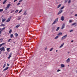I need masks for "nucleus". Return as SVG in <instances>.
Here are the masks:
<instances>
[{
	"label": "nucleus",
	"instance_id": "nucleus-56",
	"mask_svg": "<svg viewBox=\"0 0 77 77\" xmlns=\"http://www.w3.org/2000/svg\"><path fill=\"white\" fill-rule=\"evenodd\" d=\"M69 52H68V53H67V54H69Z\"/></svg>",
	"mask_w": 77,
	"mask_h": 77
},
{
	"label": "nucleus",
	"instance_id": "nucleus-40",
	"mask_svg": "<svg viewBox=\"0 0 77 77\" xmlns=\"http://www.w3.org/2000/svg\"><path fill=\"white\" fill-rule=\"evenodd\" d=\"M6 66V64H5L3 66V68H4Z\"/></svg>",
	"mask_w": 77,
	"mask_h": 77
},
{
	"label": "nucleus",
	"instance_id": "nucleus-2",
	"mask_svg": "<svg viewBox=\"0 0 77 77\" xmlns=\"http://www.w3.org/2000/svg\"><path fill=\"white\" fill-rule=\"evenodd\" d=\"M67 36H68V35L66 34V35L62 37V38H61V40H63V39H65V38H66L67 37Z\"/></svg>",
	"mask_w": 77,
	"mask_h": 77
},
{
	"label": "nucleus",
	"instance_id": "nucleus-14",
	"mask_svg": "<svg viewBox=\"0 0 77 77\" xmlns=\"http://www.w3.org/2000/svg\"><path fill=\"white\" fill-rule=\"evenodd\" d=\"M11 56H12V53H11L10 54L9 56V57H8V59H9V58H10V57H11Z\"/></svg>",
	"mask_w": 77,
	"mask_h": 77
},
{
	"label": "nucleus",
	"instance_id": "nucleus-13",
	"mask_svg": "<svg viewBox=\"0 0 77 77\" xmlns=\"http://www.w3.org/2000/svg\"><path fill=\"white\" fill-rule=\"evenodd\" d=\"M10 20H11V18H9L6 21V22H9V21H10Z\"/></svg>",
	"mask_w": 77,
	"mask_h": 77
},
{
	"label": "nucleus",
	"instance_id": "nucleus-4",
	"mask_svg": "<svg viewBox=\"0 0 77 77\" xmlns=\"http://www.w3.org/2000/svg\"><path fill=\"white\" fill-rule=\"evenodd\" d=\"M65 23H63L62 26L61 27V29H63V28L65 27Z\"/></svg>",
	"mask_w": 77,
	"mask_h": 77
},
{
	"label": "nucleus",
	"instance_id": "nucleus-52",
	"mask_svg": "<svg viewBox=\"0 0 77 77\" xmlns=\"http://www.w3.org/2000/svg\"><path fill=\"white\" fill-rule=\"evenodd\" d=\"M71 42H74V41H73V40H72V41H71Z\"/></svg>",
	"mask_w": 77,
	"mask_h": 77
},
{
	"label": "nucleus",
	"instance_id": "nucleus-19",
	"mask_svg": "<svg viewBox=\"0 0 77 77\" xmlns=\"http://www.w3.org/2000/svg\"><path fill=\"white\" fill-rule=\"evenodd\" d=\"M21 17H20L18 18L17 20H21Z\"/></svg>",
	"mask_w": 77,
	"mask_h": 77
},
{
	"label": "nucleus",
	"instance_id": "nucleus-25",
	"mask_svg": "<svg viewBox=\"0 0 77 77\" xmlns=\"http://www.w3.org/2000/svg\"><path fill=\"white\" fill-rule=\"evenodd\" d=\"M14 10H12L11 11V13H12V12H14Z\"/></svg>",
	"mask_w": 77,
	"mask_h": 77
},
{
	"label": "nucleus",
	"instance_id": "nucleus-28",
	"mask_svg": "<svg viewBox=\"0 0 77 77\" xmlns=\"http://www.w3.org/2000/svg\"><path fill=\"white\" fill-rule=\"evenodd\" d=\"M13 34H11V38H12L13 37Z\"/></svg>",
	"mask_w": 77,
	"mask_h": 77
},
{
	"label": "nucleus",
	"instance_id": "nucleus-8",
	"mask_svg": "<svg viewBox=\"0 0 77 77\" xmlns=\"http://www.w3.org/2000/svg\"><path fill=\"white\" fill-rule=\"evenodd\" d=\"M64 20V17H63V16H62L61 17V20H62V21H63Z\"/></svg>",
	"mask_w": 77,
	"mask_h": 77
},
{
	"label": "nucleus",
	"instance_id": "nucleus-7",
	"mask_svg": "<svg viewBox=\"0 0 77 77\" xmlns=\"http://www.w3.org/2000/svg\"><path fill=\"white\" fill-rule=\"evenodd\" d=\"M70 62V59L68 58V59L66 60L67 63H69Z\"/></svg>",
	"mask_w": 77,
	"mask_h": 77
},
{
	"label": "nucleus",
	"instance_id": "nucleus-54",
	"mask_svg": "<svg viewBox=\"0 0 77 77\" xmlns=\"http://www.w3.org/2000/svg\"><path fill=\"white\" fill-rule=\"evenodd\" d=\"M0 30H1V31H2V29L0 28Z\"/></svg>",
	"mask_w": 77,
	"mask_h": 77
},
{
	"label": "nucleus",
	"instance_id": "nucleus-35",
	"mask_svg": "<svg viewBox=\"0 0 77 77\" xmlns=\"http://www.w3.org/2000/svg\"><path fill=\"white\" fill-rule=\"evenodd\" d=\"M71 0H69L68 2V3H71Z\"/></svg>",
	"mask_w": 77,
	"mask_h": 77
},
{
	"label": "nucleus",
	"instance_id": "nucleus-62",
	"mask_svg": "<svg viewBox=\"0 0 77 77\" xmlns=\"http://www.w3.org/2000/svg\"><path fill=\"white\" fill-rule=\"evenodd\" d=\"M76 73H77V70L76 71Z\"/></svg>",
	"mask_w": 77,
	"mask_h": 77
},
{
	"label": "nucleus",
	"instance_id": "nucleus-17",
	"mask_svg": "<svg viewBox=\"0 0 77 77\" xmlns=\"http://www.w3.org/2000/svg\"><path fill=\"white\" fill-rule=\"evenodd\" d=\"M24 15H27V13H26V11H25L23 14Z\"/></svg>",
	"mask_w": 77,
	"mask_h": 77
},
{
	"label": "nucleus",
	"instance_id": "nucleus-6",
	"mask_svg": "<svg viewBox=\"0 0 77 77\" xmlns=\"http://www.w3.org/2000/svg\"><path fill=\"white\" fill-rule=\"evenodd\" d=\"M56 26H53L52 28V29L53 30H53H55V29H56Z\"/></svg>",
	"mask_w": 77,
	"mask_h": 77
},
{
	"label": "nucleus",
	"instance_id": "nucleus-44",
	"mask_svg": "<svg viewBox=\"0 0 77 77\" xmlns=\"http://www.w3.org/2000/svg\"><path fill=\"white\" fill-rule=\"evenodd\" d=\"M59 71H60V70L58 69L57 70V72H59Z\"/></svg>",
	"mask_w": 77,
	"mask_h": 77
},
{
	"label": "nucleus",
	"instance_id": "nucleus-58",
	"mask_svg": "<svg viewBox=\"0 0 77 77\" xmlns=\"http://www.w3.org/2000/svg\"><path fill=\"white\" fill-rule=\"evenodd\" d=\"M1 53H2V52L0 51V54H1Z\"/></svg>",
	"mask_w": 77,
	"mask_h": 77
},
{
	"label": "nucleus",
	"instance_id": "nucleus-24",
	"mask_svg": "<svg viewBox=\"0 0 77 77\" xmlns=\"http://www.w3.org/2000/svg\"><path fill=\"white\" fill-rule=\"evenodd\" d=\"M59 38V36H56L55 38L54 39H57L58 38Z\"/></svg>",
	"mask_w": 77,
	"mask_h": 77
},
{
	"label": "nucleus",
	"instance_id": "nucleus-46",
	"mask_svg": "<svg viewBox=\"0 0 77 77\" xmlns=\"http://www.w3.org/2000/svg\"><path fill=\"white\" fill-rule=\"evenodd\" d=\"M20 3H17V5H20Z\"/></svg>",
	"mask_w": 77,
	"mask_h": 77
},
{
	"label": "nucleus",
	"instance_id": "nucleus-59",
	"mask_svg": "<svg viewBox=\"0 0 77 77\" xmlns=\"http://www.w3.org/2000/svg\"><path fill=\"white\" fill-rule=\"evenodd\" d=\"M3 29H5V27H4V28H3Z\"/></svg>",
	"mask_w": 77,
	"mask_h": 77
},
{
	"label": "nucleus",
	"instance_id": "nucleus-5",
	"mask_svg": "<svg viewBox=\"0 0 77 77\" xmlns=\"http://www.w3.org/2000/svg\"><path fill=\"white\" fill-rule=\"evenodd\" d=\"M0 49L2 50L3 51H5V47H4L1 48Z\"/></svg>",
	"mask_w": 77,
	"mask_h": 77
},
{
	"label": "nucleus",
	"instance_id": "nucleus-29",
	"mask_svg": "<svg viewBox=\"0 0 77 77\" xmlns=\"http://www.w3.org/2000/svg\"><path fill=\"white\" fill-rule=\"evenodd\" d=\"M72 20H69V23H72Z\"/></svg>",
	"mask_w": 77,
	"mask_h": 77
},
{
	"label": "nucleus",
	"instance_id": "nucleus-43",
	"mask_svg": "<svg viewBox=\"0 0 77 77\" xmlns=\"http://www.w3.org/2000/svg\"><path fill=\"white\" fill-rule=\"evenodd\" d=\"M5 44V43H3L1 44V45H2H2H4Z\"/></svg>",
	"mask_w": 77,
	"mask_h": 77
},
{
	"label": "nucleus",
	"instance_id": "nucleus-51",
	"mask_svg": "<svg viewBox=\"0 0 77 77\" xmlns=\"http://www.w3.org/2000/svg\"><path fill=\"white\" fill-rule=\"evenodd\" d=\"M47 48H46L45 49V50H47Z\"/></svg>",
	"mask_w": 77,
	"mask_h": 77
},
{
	"label": "nucleus",
	"instance_id": "nucleus-50",
	"mask_svg": "<svg viewBox=\"0 0 77 77\" xmlns=\"http://www.w3.org/2000/svg\"><path fill=\"white\" fill-rule=\"evenodd\" d=\"M2 31H3L4 29H3V28H2Z\"/></svg>",
	"mask_w": 77,
	"mask_h": 77
},
{
	"label": "nucleus",
	"instance_id": "nucleus-48",
	"mask_svg": "<svg viewBox=\"0 0 77 77\" xmlns=\"http://www.w3.org/2000/svg\"><path fill=\"white\" fill-rule=\"evenodd\" d=\"M75 17H77V14H75Z\"/></svg>",
	"mask_w": 77,
	"mask_h": 77
},
{
	"label": "nucleus",
	"instance_id": "nucleus-31",
	"mask_svg": "<svg viewBox=\"0 0 77 77\" xmlns=\"http://www.w3.org/2000/svg\"><path fill=\"white\" fill-rule=\"evenodd\" d=\"M64 6H63L62 7H61V8L60 9L61 10L62 9H63V8H64Z\"/></svg>",
	"mask_w": 77,
	"mask_h": 77
},
{
	"label": "nucleus",
	"instance_id": "nucleus-10",
	"mask_svg": "<svg viewBox=\"0 0 77 77\" xmlns=\"http://www.w3.org/2000/svg\"><path fill=\"white\" fill-rule=\"evenodd\" d=\"M62 35V32L59 33L57 35V36H60V35Z\"/></svg>",
	"mask_w": 77,
	"mask_h": 77
},
{
	"label": "nucleus",
	"instance_id": "nucleus-60",
	"mask_svg": "<svg viewBox=\"0 0 77 77\" xmlns=\"http://www.w3.org/2000/svg\"><path fill=\"white\" fill-rule=\"evenodd\" d=\"M57 51H58L57 50L56 51V52H57Z\"/></svg>",
	"mask_w": 77,
	"mask_h": 77
},
{
	"label": "nucleus",
	"instance_id": "nucleus-21",
	"mask_svg": "<svg viewBox=\"0 0 77 77\" xmlns=\"http://www.w3.org/2000/svg\"><path fill=\"white\" fill-rule=\"evenodd\" d=\"M15 35L16 36V37H17V36H18V34H17V33H15Z\"/></svg>",
	"mask_w": 77,
	"mask_h": 77
},
{
	"label": "nucleus",
	"instance_id": "nucleus-22",
	"mask_svg": "<svg viewBox=\"0 0 77 77\" xmlns=\"http://www.w3.org/2000/svg\"><path fill=\"white\" fill-rule=\"evenodd\" d=\"M6 1H7V0H5L3 2V4H5V3H6Z\"/></svg>",
	"mask_w": 77,
	"mask_h": 77
},
{
	"label": "nucleus",
	"instance_id": "nucleus-49",
	"mask_svg": "<svg viewBox=\"0 0 77 77\" xmlns=\"http://www.w3.org/2000/svg\"><path fill=\"white\" fill-rule=\"evenodd\" d=\"M7 65L8 66H9V64L8 63H7Z\"/></svg>",
	"mask_w": 77,
	"mask_h": 77
},
{
	"label": "nucleus",
	"instance_id": "nucleus-53",
	"mask_svg": "<svg viewBox=\"0 0 77 77\" xmlns=\"http://www.w3.org/2000/svg\"><path fill=\"white\" fill-rule=\"evenodd\" d=\"M2 44L0 45V47H2Z\"/></svg>",
	"mask_w": 77,
	"mask_h": 77
},
{
	"label": "nucleus",
	"instance_id": "nucleus-16",
	"mask_svg": "<svg viewBox=\"0 0 77 77\" xmlns=\"http://www.w3.org/2000/svg\"><path fill=\"white\" fill-rule=\"evenodd\" d=\"M59 29H60V27H58L56 29V31H58L59 30Z\"/></svg>",
	"mask_w": 77,
	"mask_h": 77
},
{
	"label": "nucleus",
	"instance_id": "nucleus-37",
	"mask_svg": "<svg viewBox=\"0 0 77 77\" xmlns=\"http://www.w3.org/2000/svg\"><path fill=\"white\" fill-rule=\"evenodd\" d=\"M67 2H68V0H66L65 1L64 3H67Z\"/></svg>",
	"mask_w": 77,
	"mask_h": 77
},
{
	"label": "nucleus",
	"instance_id": "nucleus-9",
	"mask_svg": "<svg viewBox=\"0 0 77 77\" xmlns=\"http://www.w3.org/2000/svg\"><path fill=\"white\" fill-rule=\"evenodd\" d=\"M61 68H64V67H65V65L64 64H62L61 65Z\"/></svg>",
	"mask_w": 77,
	"mask_h": 77
},
{
	"label": "nucleus",
	"instance_id": "nucleus-39",
	"mask_svg": "<svg viewBox=\"0 0 77 77\" xmlns=\"http://www.w3.org/2000/svg\"><path fill=\"white\" fill-rule=\"evenodd\" d=\"M3 11V9H0V12H2Z\"/></svg>",
	"mask_w": 77,
	"mask_h": 77
},
{
	"label": "nucleus",
	"instance_id": "nucleus-18",
	"mask_svg": "<svg viewBox=\"0 0 77 77\" xmlns=\"http://www.w3.org/2000/svg\"><path fill=\"white\" fill-rule=\"evenodd\" d=\"M11 5L10 4H8V5H7V7L8 8H9V7H10V6H11Z\"/></svg>",
	"mask_w": 77,
	"mask_h": 77
},
{
	"label": "nucleus",
	"instance_id": "nucleus-45",
	"mask_svg": "<svg viewBox=\"0 0 77 77\" xmlns=\"http://www.w3.org/2000/svg\"><path fill=\"white\" fill-rule=\"evenodd\" d=\"M22 1H23V0H20L19 1V2H22Z\"/></svg>",
	"mask_w": 77,
	"mask_h": 77
},
{
	"label": "nucleus",
	"instance_id": "nucleus-23",
	"mask_svg": "<svg viewBox=\"0 0 77 77\" xmlns=\"http://www.w3.org/2000/svg\"><path fill=\"white\" fill-rule=\"evenodd\" d=\"M5 20L6 19H4L2 20V22H5Z\"/></svg>",
	"mask_w": 77,
	"mask_h": 77
},
{
	"label": "nucleus",
	"instance_id": "nucleus-11",
	"mask_svg": "<svg viewBox=\"0 0 77 77\" xmlns=\"http://www.w3.org/2000/svg\"><path fill=\"white\" fill-rule=\"evenodd\" d=\"M8 68H9V67H7L6 68H5V69L3 71H6V70H7L8 69Z\"/></svg>",
	"mask_w": 77,
	"mask_h": 77
},
{
	"label": "nucleus",
	"instance_id": "nucleus-55",
	"mask_svg": "<svg viewBox=\"0 0 77 77\" xmlns=\"http://www.w3.org/2000/svg\"><path fill=\"white\" fill-rule=\"evenodd\" d=\"M1 33H2V31H0V34H1Z\"/></svg>",
	"mask_w": 77,
	"mask_h": 77
},
{
	"label": "nucleus",
	"instance_id": "nucleus-20",
	"mask_svg": "<svg viewBox=\"0 0 77 77\" xmlns=\"http://www.w3.org/2000/svg\"><path fill=\"white\" fill-rule=\"evenodd\" d=\"M60 6H61V5H60V4L57 7V8H59L60 7Z\"/></svg>",
	"mask_w": 77,
	"mask_h": 77
},
{
	"label": "nucleus",
	"instance_id": "nucleus-34",
	"mask_svg": "<svg viewBox=\"0 0 77 77\" xmlns=\"http://www.w3.org/2000/svg\"><path fill=\"white\" fill-rule=\"evenodd\" d=\"M5 25L2 24L1 25V26H3V27H5Z\"/></svg>",
	"mask_w": 77,
	"mask_h": 77
},
{
	"label": "nucleus",
	"instance_id": "nucleus-36",
	"mask_svg": "<svg viewBox=\"0 0 77 77\" xmlns=\"http://www.w3.org/2000/svg\"><path fill=\"white\" fill-rule=\"evenodd\" d=\"M10 48H7V51H9V49H10Z\"/></svg>",
	"mask_w": 77,
	"mask_h": 77
},
{
	"label": "nucleus",
	"instance_id": "nucleus-15",
	"mask_svg": "<svg viewBox=\"0 0 77 77\" xmlns=\"http://www.w3.org/2000/svg\"><path fill=\"white\" fill-rule=\"evenodd\" d=\"M19 27H20V25H17L15 27V28H18Z\"/></svg>",
	"mask_w": 77,
	"mask_h": 77
},
{
	"label": "nucleus",
	"instance_id": "nucleus-12",
	"mask_svg": "<svg viewBox=\"0 0 77 77\" xmlns=\"http://www.w3.org/2000/svg\"><path fill=\"white\" fill-rule=\"evenodd\" d=\"M64 43H63V44H62L61 46L59 47V48H61V47H63V45H64Z\"/></svg>",
	"mask_w": 77,
	"mask_h": 77
},
{
	"label": "nucleus",
	"instance_id": "nucleus-26",
	"mask_svg": "<svg viewBox=\"0 0 77 77\" xmlns=\"http://www.w3.org/2000/svg\"><path fill=\"white\" fill-rule=\"evenodd\" d=\"M9 7H8L7 6V7H6L5 8V10H8V9H9Z\"/></svg>",
	"mask_w": 77,
	"mask_h": 77
},
{
	"label": "nucleus",
	"instance_id": "nucleus-47",
	"mask_svg": "<svg viewBox=\"0 0 77 77\" xmlns=\"http://www.w3.org/2000/svg\"><path fill=\"white\" fill-rule=\"evenodd\" d=\"M18 0H14V2H17V1Z\"/></svg>",
	"mask_w": 77,
	"mask_h": 77
},
{
	"label": "nucleus",
	"instance_id": "nucleus-63",
	"mask_svg": "<svg viewBox=\"0 0 77 77\" xmlns=\"http://www.w3.org/2000/svg\"><path fill=\"white\" fill-rule=\"evenodd\" d=\"M76 26H76V25L75 26V27H76Z\"/></svg>",
	"mask_w": 77,
	"mask_h": 77
},
{
	"label": "nucleus",
	"instance_id": "nucleus-61",
	"mask_svg": "<svg viewBox=\"0 0 77 77\" xmlns=\"http://www.w3.org/2000/svg\"><path fill=\"white\" fill-rule=\"evenodd\" d=\"M2 51H3V50H1L0 51H1V52H2Z\"/></svg>",
	"mask_w": 77,
	"mask_h": 77
},
{
	"label": "nucleus",
	"instance_id": "nucleus-42",
	"mask_svg": "<svg viewBox=\"0 0 77 77\" xmlns=\"http://www.w3.org/2000/svg\"><path fill=\"white\" fill-rule=\"evenodd\" d=\"M70 32H73V30L72 29L71 30L69 31Z\"/></svg>",
	"mask_w": 77,
	"mask_h": 77
},
{
	"label": "nucleus",
	"instance_id": "nucleus-3",
	"mask_svg": "<svg viewBox=\"0 0 77 77\" xmlns=\"http://www.w3.org/2000/svg\"><path fill=\"white\" fill-rule=\"evenodd\" d=\"M63 12V10H60L59 11V12H58V14H57V15H59V14H61V13H62V12Z\"/></svg>",
	"mask_w": 77,
	"mask_h": 77
},
{
	"label": "nucleus",
	"instance_id": "nucleus-64",
	"mask_svg": "<svg viewBox=\"0 0 77 77\" xmlns=\"http://www.w3.org/2000/svg\"><path fill=\"white\" fill-rule=\"evenodd\" d=\"M15 42H14V43H15Z\"/></svg>",
	"mask_w": 77,
	"mask_h": 77
},
{
	"label": "nucleus",
	"instance_id": "nucleus-30",
	"mask_svg": "<svg viewBox=\"0 0 77 77\" xmlns=\"http://www.w3.org/2000/svg\"><path fill=\"white\" fill-rule=\"evenodd\" d=\"M22 11H23V10L22 9L20 10V11H19V14H20V12H22Z\"/></svg>",
	"mask_w": 77,
	"mask_h": 77
},
{
	"label": "nucleus",
	"instance_id": "nucleus-27",
	"mask_svg": "<svg viewBox=\"0 0 77 77\" xmlns=\"http://www.w3.org/2000/svg\"><path fill=\"white\" fill-rule=\"evenodd\" d=\"M53 50V48H51L50 49V51H52Z\"/></svg>",
	"mask_w": 77,
	"mask_h": 77
},
{
	"label": "nucleus",
	"instance_id": "nucleus-33",
	"mask_svg": "<svg viewBox=\"0 0 77 77\" xmlns=\"http://www.w3.org/2000/svg\"><path fill=\"white\" fill-rule=\"evenodd\" d=\"M75 24H76V23H73L72 24V26H74V25H75Z\"/></svg>",
	"mask_w": 77,
	"mask_h": 77
},
{
	"label": "nucleus",
	"instance_id": "nucleus-57",
	"mask_svg": "<svg viewBox=\"0 0 77 77\" xmlns=\"http://www.w3.org/2000/svg\"><path fill=\"white\" fill-rule=\"evenodd\" d=\"M0 40H3V39L2 38H1L0 39Z\"/></svg>",
	"mask_w": 77,
	"mask_h": 77
},
{
	"label": "nucleus",
	"instance_id": "nucleus-32",
	"mask_svg": "<svg viewBox=\"0 0 77 77\" xmlns=\"http://www.w3.org/2000/svg\"><path fill=\"white\" fill-rule=\"evenodd\" d=\"M12 32V30L11 29V30L9 31V33H11V32Z\"/></svg>",
	"mask_w": 77,
	"mask_h": 77
},
{
	"label": "nucleus",
	"instance_id": "nucleus-38",
	"mask_svg": "<svg viewBox=\"0 0 77 77\" xmlns=\"http://www.w3.org/2000/svg\"><path fill=\"white\" fill-rule=\"evenodd\" d=\"M18 12V10H17L16 11H15V12H16V13H17Z\"/></svg>",
	"mask_w": 77,
	"mask_h": 77
},
{
	"label": "nucleus",
	"instance_id": "nucleus-41",
	"mask_svg": "<svg viewBox=\"0 0 77 77\" xmlns=\"http://www.w3.org/2000/svg\"><path fill=\"white\" fill-rule=\"evenodd\" d=\"M11 39H9L8 40V42H10V41H11Z\"/></svg>",
	"mask_w": 77,
	"mask_h": 77
},
{
	"label": "nucleus",
	"instance_id": "nucleus-1",
	"mask_svg": "<svg viewBox=\"0 0 77 77\" xmlns=\"http://www.w3.org/2000/svg\"><path fill=\"white\" fill-rule=\"evenodd\" d=\"M58 20H59V18H57L54 22L52 24V25H53V24H56V23H57V21H58Z\"/></svg>",
	"mask_w": 77,
	"mask_h": 77
}]
</instances>
